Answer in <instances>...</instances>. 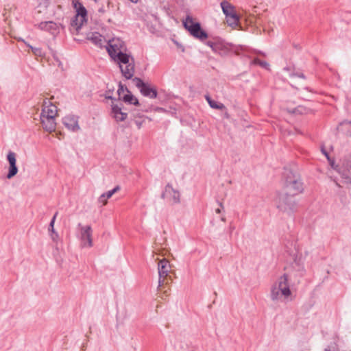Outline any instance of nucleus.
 Here are the masks:
<instances>
[{"label": "nucleus", "instance_id": "obj_1", "mask_svg": "<svg viewBox=\"0 0 351 351\" xmlns=\"http://www.w3.org/2000/svg\"><path fill=\"white\" fill-rule=\"evenodd\" d=\"M284 178L285 189L278 194L276 203L280 210L289 212L295 207L294 195L302 192V183L300 175L289 169L285 171Z\"/></svg>", "mask_w": 351, "mask_h": 351}, {"label": "nucleus", "instance_id": "obj_2", "mask_svg": "<svg viewBox=\"0 0 351 351\" xmlns=\"http://www.w3.org/2000/svg\"><path fill=\"white\" fill-rule=\"evenodd\" d=\"M291 295L288 276L284 274L271 286L270 298L274 302H282L288 300Z\"/></svg>", "mask_w": 351, "mask_h": 351}, {"label": "nucleus", "instance_id": "obj_3", "mask_svg": "<svg viewBox=\"0 0 351 351\" xmlns=\"http://www.w3.org/2000/svg\"><path fill=\"white\" fill-rule=\"evenodd\" d=\"M117 62L122 75L127 80H132L134 74V60L129 54L121 53L112 58Z\"/></svg>", "mask_w": 351, "mask_h": 351}, {"label": "nucleus", "instance_id": "obj_4", "mask_svg": "<svg viewBox=\"0 0 351 351\" xmlns=\"http://www.w3.org/2000/svg\"><path fill=\"white\" fill-rule=\"evenodd\" d=\"M158 271L159 276L158 288L159 289H162L165 284H170L172 282V278L170 276L171 265L167 259L163 258L158 262Z\"/></svg>", "mask_w": 351, "mask_h": 351}, {"label": "nucleus", "instance_id": "obj_5", "mask_svg": "<svg viewBox=\"0 0 351 351\" xmlns=\"http://www.w3.org/2000/svg\"><path fill=\"white\" fill-rule=\"evenodd\" d=\"M184 27L190 32V34L200 40H204L208 38L206 32L202 29L199 23L193 21V18L187 16L183 21Z\"/></svg>", "mask_w": 351, "mask_h": 351}, {"label": "nucleus", "instance_id": "obj_6", "mask_svg": "<svg viewBox=\"0 0 351 351\" xmlns=\"http://www.w3.org/2000/svg\"><path fill=\"white\" fill-rule=\"evenodd\" d=\"M73 5L77 14L71 21V25L75 27L77 30L86 21L87 11L79 0H73Z\"/></svg>", "mask_w": 351, "mask_h": 351}, {"label": "nucleus", "instance_id": "obj_7", "mask_svg": "<svg viewBox=\"0 0 351 351\" xmlns=\"http://www.w3.org/2000/svg\"><path fill=\"white\" fill-rule=\"evenodd\" d=\"M335 169L341 175L343 183L351 184V155L346 156Z\"/></svg>", "mask_w": 351, "mask_h": 351}, {"label": "nucleus", "instance_id": "obj_8", "mask_svg": "<svg viewBox=\"0 0 351 351\" xmlns=\"http://www.w3.org/2000/svg\"><path fill=\"white\" fill-rule=\"evenodd\" d=\"M106 49L112 58L125 52L126 50L124 42L119 38H112L108 42Z\"/></svg>", "mask_w": 351, "mask_h": 351}, {"label": "nucleus", "instance_id": "obj_9", "mask_svg": "<svg viewBox=\"0 0 351 351\" xmlns=\"http://www.w3.org/2000/svg\"><path fill=\"white\" fill-rule=\"evenodd\" d=\"M80 230L79 238L82 247H91L93 246L92 228L90 226H84L81 223L78 224Z\"/></svg>", "mask_w": 351, "mask_h": 351}, {"label": "nucleus", "instance_id": "obj_10", "mask_svg": "<svg viewBox=\"0 0 351 351\" xmlns=\"http://www.w3.org/2000/svg\"><path fill=\"white\" fill-rule=\"evenodd\" d=\"M132 82L143 96L152 99L157 97L158 93L156 89L152 88L148 84L143 82L140 78L134 77L132 79Z\"/></svg>", "mask_w": 351, "mask_h": 351}, {"label": "nucleus", "instance_id": "obj_11", "mask_svg": "<svg viewBox=\"0 0 351 351\" xmlns=\"http://www.w3.org/2000/svg\"><path fill=\"white\" fill-rule=\"evenodd\" d=\"M111 115L115 119L116 121H123L128 117V113L124 112L123 110V104H114V103L111 105Z\"/></svg>", "mask_w": 351, "mask_h": 351}, {"label": "nucleus", "instance_id": "obj_12", "mask_svg": "<svg viewBox=\"0 0 351 351\" xmlns=\"http://www.w3.org/2000/svg\"><path fill=\"white\" fill-rule=\"evenodd\" d=\"M163 198L169 199L173 204H178L180 202L179 191L174 189L171 185L167 184L162 194Z\"/></svg>", "mask_w": 351, "mask_h": 351}, {"label": "nucleus", "instance_id": "obj_13", "mask_svg": "<svg viewBox=\"0 0 351 351\" xmlns=\"http://www.w3.org/2000/svg\"><path fill=\"white\" fill-rule=\"evenodd\" d=\"M7 159L10 165L9 171L7 174V178L11 179L14 176H16L18 172V168L16 165V154L13 152H9L7 156Z\"/></svg>", "mask_w": 351, "mask_h": 351}, {"label": "nucleus", "instance_id": "obj_14", "mask_svg": "<svg viewBox=\"0 0 351 351\" xmlns=\"http://www.w3.org/2000/svg\"><path fill=\"white\" fill-rule=\"evenodd\" d=\"M40 121L42 125L46 131L51 132L56 129L55 118L47 115H40Z\"/></svg>", "mask_w": 351, "mask_h": 351}, {"label": "nucleus", "instance_id": "obj_15", "mask_svg": "<svg viewBox=\"0 0 351 351\" xmlns=\"http://www.w3.org/2000/svg\"><path fill=\"white\" fill-rule=\"evenodd\" d=\"M62 123L66 128L71 131H77L80 130L77 119L74 116H66L64 117Z\"/></svg>", "mask_w": 351, "mask_h": 351}, {"label": "nucleus", "instance_id": "obj_16", "mask_svg": "<svg viewBox=\"0 0 351 351\" xmlns=\"http://www.w3.org/2000/svg\"><path fill=\"white\" fill-rule=\"evenodd\" d=\"M88 39L99 47H101L104 43L106 42L105 38L97 32L91 33L88 36Z\"/></svg>", "mask_w": 351, "mask_h": 351}, {"label": "nucleus", "instance_id": "obj_17", "mask_svg": "<svg viewBox=\"0 0 351 351\" xmlns=\"http://www.w3.org/2000/svg\"><path fill=\"white\" fill-rule=\"evenodd\" d=\"M47 103H45L44 105H43V109H42V112L40 114V115H45V116H51L53 117H56V114H57V108L56 106L52 105V104H50V105H46Z\"/></svg>", "mask_w": 351, "mask_h": 351}, {"label": "nucleus", "instance_id": "obj_18", "mask_svg": "<svg viewBox=\"0 0 351 351\" xmlns=\"http://www.w3.org/2000/svg\"><path fill=\"white\" fill-rule=\"evenodd\" d=\"M125 90L128 93L123 95V97H121V99L125 103L134 104L135 106H139L138 99L135 97L127 88H125Z\"/></svg>", "mask_w": 351, "mask_h": 351}, {"label": "nucleus", "instance_id": "obj_19", "mask_svg": "<svg viewBox=\"0 0 351 351\" xmlns=\"http://www.w3.org/2000/svg\"><path fill=\"white\" fill-rule=\"evenodd\" d=\"M337 130L339 132L351 136V121L346 120L342 121L337 127Z\"/></svg>", "mask_w": 351, "mask_h": 351}, {"label": "nucleus", "instance_id": "obj_20", "mask_svg": "<svg viewBox=\"0 0 351 351\" xmlns=\"http://www.w3.org/2000/svg\"><path fill=\"white\" fill-rule=\"evenodd\" d=\"M221 7L226 16L235 12L234 7L228 2L223 1L221 3Z\"/></svg>", "mask_w": 351, "mask_h": 351}, {"label": "nucleus", "instance_id": "obj_21", "mask_svg": "<svg viewBox=\"0 0 351 351\" xmlns=\"http://www.w3.org/2000/svg\"><path fill=\"white\" fill-rule=\"evenodd\" d=\"M239 16L236 14V12L231 14L229 16H226V21L227 23L232 27H236L238 25L239 23Z\"/></svg>", "mask_w": 351, "mask_h": 351}, {"label": "nucleus", "instance_id": "obj_22", "mask_svg": "<svg viewBox=\"0 0 351 351\" xmlns=\"http://www.w3.org/2000/svg\"><path fill=\"white\" fill-rule=\"evenodd\" d=\"M205 98L208 101L209 106L214 109L222 110L225 108L224 105L221 103H217V101L213 100L208 95H205Z\"/></svg>", "mask_w": 351, "mask_h": 351}, {"label": "nucleus", "instance_id": "obj_23", "mask_svg": "<svg viewBox=\"0 0 351 351\" xmlns=\"http://www.w3.org/2000/svg\"><path fill=\"white\" fill-rule=\"evenodd\" d=\"M206 45L209 46L213 49V51L220 53L219 50L221 48V44L218 43H214L212 41H208L206 43Z\"/></svg>", "mask_w": 351, "mask_h": 351}, {"label": "nucleus", "instance_id": "obj_24", "mask_svg": "<svg viewBox=\"0 0 351 351\" xmlns=\"http://www.w3.org/2000/svg\"><path fill=\"white\" fill-rule=\"evenodd\" d=\"M29 49L32 50V53L38 57H44L45 53L43 52L41 48L34 47L33 46H29Z\"/></svg>", "mask_w": 351, "mask_h": 351}, {"label": "nucleus", "instance_id": "obj_25", "mask_svg": "<svg viewBox=\"0 0 351 351\" xmlns=\"http://www.w3.org/2000/svg\"><path fill=\"white\" fill-rule=\"evenodd\" d=\"M252 63L254 64H258L261 67L265 68L266 69H269V64L267 62L262 61L258 58H254Z\"/></svg>", "mask_w": 351, "mask_h": 351}, {"label": "nucleus", "instance_id": "obj_26", "mask_svg": "<svg viewBox=\"0 0 351 351\" xmlns=\"http://www.w3.org/2000/svg\"><path fill=\"white\" fill-rule=\"evenodd\" d=\"M293 267L299 271H304V264L302 262L300 261V260L295 259L294 261V265H293Z\"/></svg>", "mask_w": 351, "mask_h": 351}, {"label": "nucleus", "instance_id": "obj_27", "mask_svg": "<svg viewBox=\"0 0 351 351\" xmlns=\"http://www.w3.org/2000/svg\"><path fill=\"white\" fill-rule=\"evenodd\" d=\"M48 25L55 26L56 24L52 21L42 22L39 24L38 27L41 29L49 30Z\"/></svg>", "mask_w": 351, "mask_h": 351}, {"label": "nucleus", "instance_id": "obj_28", "mask_svg": "<svg viewBox=\"0 0 351 351\" xmlns=\"http://www.w3.org/2000/svg\"><path fill=\"white\" fill-rule=\"evenodd\" d=\"M120 190V186H117L116 187H114L113 189L106 192V193H104V194L105 195L106 197L109 199L115 193H117V191H119Z\"/></svg>", "mask_w": 351, "mask_h": 351}, {"label": "nucleus", "instance_id": "obj_29", "mask_svg": "<svg viewBox=\"0 0 351 351\" xmlns=\"http://www.w3.org/2000/svg\"><path fill=\"white\" fill-rule=\"evenodd\" d=\"M146 119L145 117H142V119H134L135 124L136 125L138 129H141L145 123Z\"/></svg>", "mask_w": 351, "mask_h": 351}, {"label": "nucleus", "instance_id": "obj_30", "mask_svg": "<svg viewBox=\"0 0 351 351\" xmlns=\"http://www.w3.org/2000/svg\"><path fill=\"white\" fill-rule=\"evenodd\" d=\"M322 152L326 156V157L327 158V159L328 160L331 167H332L334 169H336L337 167H338V165H337L336 167H335V162L333 160H331L329 156H328V152L324 149V147H322Z\"/></svg>", "mask_w": 351, "mask_h": 351}, {"label": "nucleus", "instance_id": "obj_31", "mask_svg": "<svg viewBox=\"0 0 351 351\" xmlns=\"http://www.w3.org/2000/svg\"><path fill=\"white\" fill-rule=\"evenodd\" d=\"M125 88L126 87H124V86L121 82L119 83V88L117 90L119 99H121V97H123L122 95L124 93L125 91H126Z\"/></svg>", "mask_w": 351, "mask_h": 351}, {"label": "nucleus", "instance_id": "obj_32", "mask_svg": "<svg viewBox=\"0 0 351 351\" xmlns=\"http://www.w3.org/2000/svg\"><path fill=\"white\" fill-rule=\"evenodd\" d=\"M169 284H165L162 288V289H159V288L158 287V291L161 293V294H163L165 296H168L169 295V289L167 287V285H169Z\"/></svg>", "mask_w": 351, "mask_h": 351}, {"label": "nucleus", "instance_id": "obj_33", "mask_svg": "<svg viewBox=\"0 0 351 351\" xmlns=\"http://www.w3.org/2000/svg\"><path fill=\"white\" fill-rule=\"evenodd\" d=\"M306 112H307V110L302 106H298L293 111V113H299V114L306 113Z\"/></svg>", "mask_w": 351, "mask_h": 351}, {"label": "nucleus", "instance_id": "obj_34", "mask_svg": "<svg viewBox=\"0 0 351 351\" xmlns=\"http://www.w3.org/2000/svg\"><path fill=\"white\" fill-rule=\"evenodd\" d=\"M324 351H339L338 348L335 344H331L328 346Z\"/></svg>", "mask_w": 351, "mask_h": 351}, {"label": "nucleus", "instance_id": "obj_35", "mask_svg": "<svg viewBox=\"0 0 351 351\" xmlns=\"http://www.w3.org/2000/svg\"><path fill=\"white\" fill-rule=\"evenodd\" d=\"M132 115L133 117V119H142V117H145L144 115L141 114V113L139 112L138 111L135 110L132 112Z\"/></svg>", "mask_w": 351, "mask_h": 351}, {"label": "nucleus", "instance_id": "obj_36", "mask_svg": "<svg viewBox=\"0 0 351 351\" xmlns=\"http://www.w3.org/2000/svg\"><path fill=\"white\" fill-rule=\"evenodd\" d=\"M108 198L106 197L105 195L103 193L100 195L98 199V201L103 204V205H106L107 204Z\"/></svg>", "mask_w": 351, "mask_h": 351}, {"label": "nucleus", "instance_id": "obj_37", "mask_svg": "<svg viewBox=\"0 0 351 351\" xmlns=\"http://www.w3.org/2000/svg\"><path fill=\"white\" fill-rule=\"evenodd\" d=\"M50 237L53 242H57L59 239V235L57 232H53L50 234Z\"/></svg>", "mask_w": 351, "mask_h": 351}, {"label": "nucleus", "instance_id": "obj_38", "mask_svg": "<svg viewBox=\"0 0 351 351\" xmlns=\"http://www.w3.org/2000/svg\"><path fill=\"white\" fill-rule=\"evenodd\" d=\"M57 215H58V213H56L55 215H53L52 219L51 220L49 228H53V227H54V223H55Z\"/></svg>", "mask_w": 351, "mask_h": 351}, {"label": "nucleus", "instance_id": "obj_39", "mask_svg": "<svg viewBox=\"0 0 351 351\" xmlns=\"http://www.w3.org/2000/svg\"><path fill=\"white\" fill-rule=\"evenodd\" d=\"M18 40L19 41H22L29 48V46H31L29 43H26L23 39L22 38H19Z\"/></svg>", "mask_w": 351, "mask_h": 351}, {"label": "nucleus", "instance_id": "obj_40", "mask_svg": "<svg viewBox=\"0 0 351 351\" xmlns=\"http://www.w3.org/2000/svg\"><path fill=\"white\" fill-rule=\"evenodd\" d=\"M49 234L56 232L54 230V227H53V228H49Z\"/></svg>", "mask_w": 351, "mask_h": 351}, {"label": "nucleus", "instance_id": "obj_41", "mask_svg": "<svg viewBox=\"0 0 351 351\" xmlns=\"http://www.w3.org/2000/svg\"><path fill=\"white\" fill-rule=\"evenodd\" d=\"M215 212H216L217 213H221V208H217V209L215 210Z\"/></svg>", "mask_w": 351, "mask_h": 351}, {"label": "nucleus", "instance_id": "obj_42", "mask_svg": "<svg viewBox=\"0 0 351 351\" xmlns=\"http://www.w3.org/2000/svg\"><path fill=\"white\" fill-rule=\"evenodd\" d=\"M99 12H101V13H104L105 12V10L103 8H100L99 10Z\"/></svg>", "mask_w": 351, "mask_h": 351}, {"label": "nucleus", "instance_id": "obj_43", "mask_svg": "<svg viewBox=\"0 0 351 351\" xmlns=\"http://www.w3.org/2000/svg\"><path fill=\"white\" fill-rule=\"evenodd\" d=\"M54 26L48 25L49 30L53 28Z\"/></svg>", "mask_w": 351, "mask_h": 351}, {"label": "nucleus", "instance_id": "obj_44", "mask_svg": "<svg viewBox=\"0 0 351 351\" xmlns=\"http://www.w3.org/2000/svg\"><path fill=\"white\" fill-rule=\"evenodd\" d=\"M219 204L220 207L223 208V204H222V203L219 202Z\"/></svg>", "mask_w": 351, "mask_h": 351}, {"label": "nucleus", "instance_id": "obj_45", "mask_svg": "<svg viewBox=\"0 0 351 351\" xmlns=\"http://www.w3.org/2000/svg\"><path fill=\"white\" fill-rule=\"evenodd\" d=\"M107 99H113V98L111 96L106 97Z\"/></svg>", "mask_w": 351, "mask_h": 351}, {"label": "nucleus", "instance_id": "obj_46", "mask_svg": "<svg viewBox=\"0 0 351 351\" xmlns=\"http://www.w3.org/2000/svg\"><path fill=\"white\" fill-rule=\"evenodd\" d=\"M132 2H136L137 0H130Z\"/></svg>", "mask_w": 351, "mask_h": 351}, {"label": "nucleus", "instance_id": "obj_47", "mask_svg": "<svg viewBox=\"0 0 351 351\" xmlns=\"http://www.w3.org/2000/svg\"><path fill=\"white\" fill-rule=\"evenodd\" d=\"M336 185L340 186V185L337 182H336Z\"/></svg>", "mask_w": 351, "mask_h": 351}, {"label": "nucleus", "instance_id": "obj_48", "mask_svg": "<svg viewBox=\"0 0 351 351\" xmlns=\"http://www.w3.org/2000/svg\"><path fill=\"white\" fill-rule=\"evenodd\" d=\"M221 220L224 221L225 219L223 217V218H221Z\"/></svg>", "mask_w": 351, "mask_h": 351}]
</instances>
